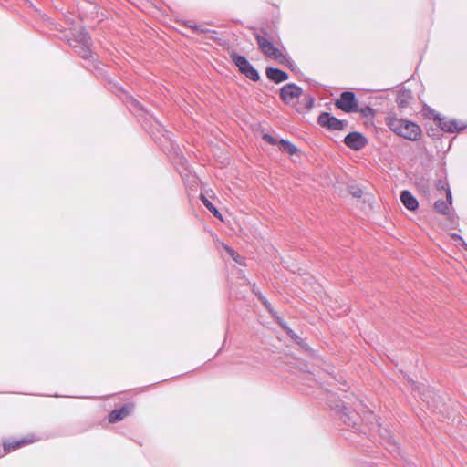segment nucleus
Returning <instances> with one entry per match:
<instances>
[{
	"label": "nucleus",
	"instance_id": "obj_1",
	"mask_svg": "<svg viewBox=\"0 0 467 467\" xmlns=\"http://www.w3.org/2000/svg\"><path fill=\"white\" fill-rule=\"evenodd\" d=\"M386 124L395 134L409 140H418L422 134L418 124L404 119L389 116L386 119Z\"/></svg>",
	"mask_w": 467,
	"mask_h": 467
},
{
	"label": "nucleus",
	"instance_id": "obj_2",
	"mask_svg": "<svg viewBox=\"0 0 467 467\" xmlns=\"http://www.w3.org/2000/svg\"><path fill=\"white\" fill-rule=\"evenodd\" d=\"M254 37L257 41L259 49L266 57L276 60L281 64H286L289 62L282 51L275 47L274 44L267 38L264 37L258 33H254Z\"/></svg>",
	"mask_w": 467,
	"mask_h": 467
},
{
	"label": "nucleus",
	"instance_id": "obj_3",
	"mask_svg": "<svg viewBox=\"0 0 467 467\" xmlns=\"http://www.w3.org/2000/svg\"><path fill=\"white\" fill-rule=\"evenodd\" d=\"M69 45L76 50V52L85 59L91 57L92 51L90 48L91 38L88 33L80 30L73 35L69 40Z\"/></svg>",
	"mask_w": 467,
	"mask_h": 467
},
{
	"label": "nucleus",
	"instance_id": "obj_4",
	"mask_svg": "<svg viewBox=\"0 0 467 467\" xmlns=\"http://www.w3.org/2000/svg\"><path fill=\"white\" fill-rule=\"evenodd\" d=\"M230 57L241 73L245 75V77H247L253 81L259 80L260 76L258 71L244 56L238 55L236 53H232Z\"/></svg>",
	"mask_w": 467,
	"mask_h": 467
},
{
	"label": "nucleus",
	"instance_id": "obj_5",
	"mask_svg": "<svg viewBox=\"0 0 467 467\" xmlns=\"http://www.w3.org/2000/svg\"><path fill=\"white\" fill-rule=\"evenodd\" d=\"M335 105L339 109L347 113L358 111V104L356 95L351 91L342 92L339 99L336 100Z\"/></svg>",
	"mask_w": 467,
	"mask_h": 467
},
{
	"label": "nucleus",
	"instance_id": "obj_6",
	"mask_svg": "<svg viewBox=\"0 0 467 467\" xmlns=\"http://www.w3.org/2000/svg\"><path fill=\"white\" fill-rule=\"evenodd\" d=\"M317 122L320 126L334 130H342L348 124L347 121L340 120L327 112L321 113L318 117Z\"/></svg>",
	"mask_w": 467,
	"mask_h": 467
},
{
	"label": "nucleus",
	"instance_id": "obj_7",
	"mask_svg": "<svg viewBox=\"0 0 467 467\" xmlns=\"http://www.w3.org/2000/svg\"><path fill=\"white\" fill-rule=\"evenodd\" d=\"M345 144L354 150H359L368 144V140L359 132H350L344 139Z\"/></svg>",
	"mask_w": 467,
	"mask_h": 467
},
{
	"label": "nucleus",
	"instance_id": "obj_8",
	"mask_svg": "<svg viewBox=\"0 0 467 467\" xmlns=\"http://www.w3.org/2000/svg\"><path fill=\"white\" fill-rule=\"evenodd\" d=\"M302 93L300 87L295 84H286L280 90V97L285 103H292Z\"/></svg>",
	"mask_w": 467,
	"mask_h": 467
},
{
	"label": "nucleus",
	"instance_id": "obj_9",
	"mask_svg": "<svg viewBox=\"0 0 467 467\" xmlns=\"http://www.w3.org/2000/svg\"><path fill=\"white\" fill-rule=\"evenodd\" d=\"M400 201L403 205L410 211H415L419 206L417 199L411 194L410 192L407 190L401 192Z\"/></svg>",
	"mask_w": 467,
	"mask_h": 467
},
{
	"label": "nucleus",
	"instance_id": "obj_10",
	"mask_svg": "<svg viewBox=\"0 0 467 467\" xmlns=\"http://www.w3.org/2000/svg\"><path fill=\"white\" fill-rule=\"evenodd\" d=\"M446 198H447V202L439 200V201L435 202V203H434L435 210L441 214L449 213L450 205L451 204V202H452V196H451V190L449 189V187H447V189H446Z\"/></svg>",
	"mask_w": 467,
	"mask_h": 467
},
{
	"label": "nucleus",
	"instance_id": "obj_11",
	"mask_svg": "<svg viewBox=\"0 0 467 467\" xmlns=\"http://www.w3.org/2000/svg\"><path fill=\"white\" fill-rule=\"evenodd\" d=\"M266 76L270 80L275 83H281L288 78V74L286 72L274 67L266 68Z\"/></svg>",
	"mask_w": 467,
	"mask_h": 467
},
{
	"label": "nucleus",
	"instance_id": "obj_12",
	"mask_svg": "<svg viewBox=\"0 0 467 467\" xmlns=\"http://www.w3.org/2000/svg\"><path fill=\"white\" fill-rule=\"evenodd\" d=\"M130 409L128 406H123L120 409L112 410L109 415V421L111 423L123 420L129 415Z\"/></svg>",
	"mask_w": 467,
	"mask_h": 467
},
{
	"label": "nucleus",
	"instance_id": "obj_13",
	"mask_svg": "<svg viewBox=\"0 0 467 467\" xmlns=\"http://www.w3.org/2000/svg\"><path fill=\"white\" fill-rule=\"evenodd\" d=\"M413 96L410 90L401 89L399 91L396 99V103L400 108H405L409 105Z\"/></svg>",
	"mask_w": 467,
	"mask_h": 467
},
{
	"label": "nucleus",
	"instance_id": "obj_14",
	"mask_svg": "<svg viewBox=\"0 0 467 467\" xmlns=\"http://www.w3.org/2000/svg\"><path fill=\"white\" fill-rule=\"evenodd\" d=\"M440 127L442 130L447 132H456L460 131L463 129V127H460L458 125V122L456 120H447V119H441L440 120Z\"/></svg>",
	"mask_w": 467,
	"mask_h": 467
},
{
	"label": "nucleus",
	"instance_id": "obj_15",
	"mask_svg": "<svg viewBox=\"0 0 467 467\" xmlns=\"http://www.w3.org/2000/svg\"><path fill=\"white\" fill-rule=\"evenodd\" d=\"M201 201L202 202L203 205L218 219L223 220L222 214L217 210V208L203 195L201 194L200 196Z\"/></svg>",
	"mask_w": 467,
	"mask_h": 467
},
{
	"label": "nucleus",
	"instance_id": "obj_16",
	"mask_svg": "<svg viewBox=\"0 0 467 467\" xmlns=\"http://www.w3.org/2000/svg\"><path fill=\"white\" fill-rule=\"evenodd\" d=\"M29 441L26 440H20L15 442H5L4 444V450L5 451H11L20 448L21 446L27 444Z\"/></svg>",
	"mask_w": 467,
	"mask_h": 467
},
{
	"label": "nucleus",
	"instance_id": "obj_17",
	"mask_svg": "<svg viewBox=\"0 0 467 467\" xmlns=\"http://www.w3.org/2000/svg\"><path fill=\"white\" fill-rule=\"evenodd\" d=\"M280 143L282 144L284 150L287 152L289 155H294L298 150L297 148L289 141L281 140Z\"/></svg>",
	"mask_w": 467,
	"mask_h": 467
},
{
	"label": "nucleus",
	"instance_id": "obj_18",
	"mask_svg": "<svg viewBox=\"0 0 467 467\" xmlns=\"http://www.w3.org/2000/svg\"><path fill=\"white\" fill-rule=\"evenodd\" d=\"M451 239H453L455 242H457V244L466 246V244L464 240L457 234H451Z\"/></svg>",
	"mask_w": 467,
	"mask_h": 467
},
{
	"label": "nucleus",
	"instance_id": "obj_19",
	"mask_svg": "<svg viewBox=\"0 0 467 467\" xmlns=\"http://www.w3.org/2000/svg\"><path fill=\"white\" fill-rule=\"evenodd\" d=\"M188 26L190 28H192L196 32H200V33L208 32V30L206 28H204L202 26H200V25H189Z\"/></svg>",
	"mask_w": 467,
	"mask_h": 467
},
{
	"label": "nucleus",
	"instance_id": "obj_20",
	"mask_svg": "<svg viewBox=\"0 0 467 467\" xmlns=\"http://www.w3.org/2000/svg\"><path fill=\"white\" fill-rule=\"evenodd\" d=\"M130 103V109H142V107L141 105L140 104V102H138L137 100L131 99L130 101L129 102Z\"/></svg>",
	"mask_w": 467,
	"mask_h": 467
},
{
	"label": "nucleus",
	"instance_id": "obj_21",
	"mask_svg": "<svg viewBox=\"0 0 467 467\" xmlns=\"http://www.w3.org/2000/svg\"><path fill=\"white\" fill-rule=\"evenodd\" d=\"M358 111H360V113L363 116L367 117V116H368V115L373 113V109L370 108V107H365V108H362L360 109H358Z\"/></svg>",
	"mask_w": 467,
	"mask_h": 467
},
{
	"label": "nucleus",
	"instance_id": "obj_22",
	"mask_svg": "<svg viewBox=\"0 0 467 467\" xmlns=\"http://www.w3.org/2000/svg\"><path fill=\"white\" fill-rule=\"evenodd\" d=\"M263 139L269 144L275 145L276 143V140L268 133H265Z\"/></svg>",
	"mask_w": 467,
	"mask_h": 467
},
{
	"label": "nucleus",
	"instance_id": "obj_23",
	"mask_svg": "<svg viewBox=\"0 0 467 467\" xmlns=\"http://www.w3.org/2000/svg\"><path fill=\"white\" fill-rule=\"evenodd\" d=\"M225 249H226V251L228 252V254L232 256V258H233L234 261L239 262V261H238V259H237L238 254H237V253H236L234 249H232V248H230V247H227V246L225 247Z\"/></svg>",
	"mask_w": 467,
	"mask_h": 467
},
{
	"label": "nucleus",
	"instance_id": "obj_24",
	"mask_svg": "<svg viewBox=\"0 0 467 467\" xmlns=\"http://www.w3.org/2000/svg\"><path fill=\"white\" fill-rule=\"evenodd\" d=\"M408 382H409V384L411 386L412 390H414V391H418L419 393H420V387H419V386H417V385L415 384V382H414L412 379H409V380H408Z\"/></svg>",
	"mask_w": 467,
	"mask_h": 467
},
{
	"label": "nucleus",
	"instance_id": "obj_25",
	"mask_svg": "<svg viewBox=\"0 0 467 467\" xmlns=\"http://www.w3.org/2000/svg\"><path fill=\"white\" fill-rule=\"evenodd\" d=\"M353 196L359 198L362 195V191L360 189H358L351 192Z\"/></svg>",
	"mask_w": 467,
	"mask_h": 467
},
{
	"label": "nucleus",
	"instance_id": "obj_26",
	"mask_svg": "<svg viewBox=\"0 0 467 467\" xmlns=\"http://www.w3.org/2000/svg\"><path fill=\"white\" fill-rule=\"evenodd\" d=\"M313 102H314L313 99L309 98V107H312Z\"/></svg>",
	"mask_w": 467,
	"mask_h": 467
}]
</instances>
